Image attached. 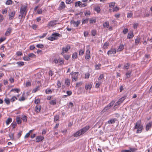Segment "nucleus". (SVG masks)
Masks as SVG:
<instances>
[{
    "label": "nucleus",
    "instance_id": "nucleus-19",
    "mask_svg": "<svg viewBox=\"0 0 152 152\" xmlns=\"http://www.w3.org/2000/svg\"><path fill=\"white\" fill-rule=\"evenodd\" d=\"M12 121V119L11 118H8L6 121V123L7 125H8Z\"/></svg>",
    "mask_w": 152,
    "mask_h": 152
},
{
    "label": "nucleus",
    "instance_id": "nucleus-9",
    "mask_svg": "<svg viewBox=\"0 0 152 152\" xmlns=\"http://www.w3.org/2000/svg\"><path fill=\"white\" fill-rule=\"evenodd\" d=\"M116 53V50L115 49H111L107 52V54H115Z\"/></svg>",
    "mask_w": 152,
    "mask_h": 152
},
{
    "label": "nucleus",
    "instance_id": "nucleus-31",
    "mask_svg": "<svg viewBox=\"0 0 152 152\" xmlns=\"http://www.w3.org/2000/svg\"><path fill=\"white\" fill-rule=\"evenodd\" d=\"M59 118V116L58 115H56L54 116V121L56 122L58 120Z\"/></svg>",
    "mask_w": 152,
    "mask_h": 152
},
{
    "label": "nucleus",
    "instance_id": "nucleus-22",
    "mask_svg": "<svg viewBox=\"0 0 152 152\" xmlns=\"http://www.w3.org/2000/svg\"><path fill=\"white\" fill-rule=\"evenodd\" d=\"M50 103L51 105H54L56 104V100H51L50 102Z\"/></svg>",
    "mask_w": 152,
    "mask_h": 152
},
{
    "label": "nucleus",
    "instance_id": "nucleus-51",
    "mask_svg": "<svg viewBox=\"0 0 152 152\" xmlns=\"http://www.w3.org/2000/svg\"><path fill=\"white\" fill-rule=\"evenodd\" d=\"M109 45V44L108 43H107V42H105V43H104V46H103V48H107V47H108Z\"/></svg>",
    "mask_w": 152,
    "mask_h": 152
},
{
    "label": "nucleus",
    "instance_id": "nucleus-41",
    "mask_svg": "<svg viewBox=\"0 0 152 152\" xmlns=\"http://www.w3.org/2000/svg\"><path fill=\"white\" fill-rule=\"evenodd\" d=\"M12 1H7L6 4L7 5H9L12 4Z\"/></svg>",
    "mask_w": 152,
    "mask_h": 152
},
{
    "label": "nucleus",
    "instance_id": "nucleus-35",
    "mask_svg": "<svg viewBox=\"0 0 152 152\" xmlns=\"http://www.w3.org/2000/svg\"><path fill=\"white\" fill-rule=\"evenodd\" d=\"M37 47L38 48H42L44 47V45L42 44H39L36 45Z\"/></svg>",
    "mask_w": 152,
    "mask_h": 152
},
{
    "label": "nucleus",
    "instance_id": "nucleus-23",
    "mask_svg": "<svg viewBox=\"0 0 152 152\" xmlns=\"http://www.w3.org/2000/svg\"><path fill=\"white\" fill-rule=\"evenodd\" d=\"M129 65L130 64L129 63H126V64L124 65V69H128L129 67Z\"/></svg>",
    "mask_w": 152,
    "mask_h": 152
},
{
    "label": "nucleus",
    "instance_id": "nucleus-45",
    "mask_svg": "<svg viewBox=\"0 0 152 152\" xmlns=\"http://www.w3.org/2000/svg\"><path fill=\"white\" fill-rule=\"evenodd\" d=\"M82 83L83 82H80L77 83L76 84V87H79V86H81L82 85Z\"/></svg>",
    "mask_w": 152,
    "mask_h": 152
},
{
    "label": "nucleus",
    "instance_id": "nucleus-40",
    "mask_svg": "<svg viewBox=\"0 0 152 152\" xmlns=\"http://www.w3.org/2000/svg\"><path fill=\"white\" fill-rule=\"evenodd\" d=\"M91 34L93 36H95L96 34V31L95 30H93L91 31Z\"/></svg>",
    "mask_w": 152,
    "mask_h": 152
},
{
    "label": "nucleus",
    "instance_id": "nucleus-63",
    "mask_svg": "<svg viewBox=\"0 0 152 152\" xmlns=\"http://www.w3.org/2000/svg\"><path fill=\"white\" fill-rule=\"evenodd\" d=\"M86 55H90V51L89 49H88L86 50Z\"/></svg>",
    "mask_w": 152,
    "mask_h": 152
},
{
    "label": "nucleus",
    "instance_id": "nucleus-49",
    "mask_svg": "<svg viewBox=\"0 0 152 152\" xmlns=\"http://www.w3.org/2000/svg\"><path fill=\"white\" fill-rule=\"evenodd\" d=\"M128 32V29L126 28L124 29L123 31V33L125 34Z\"/></svg>",
    "mask_w": 152,
    "mask_h": 152
},
{
    "label": "nucleus",
    "instance_id": "nucleus-28",
    "mask_svg": "<svg viewBox=\"0 0 152 152\" xmlns=\"http://www.w3.org/2000/svg\"><path fill=\"white\" fill-rule=\"evenodd\" d=\"M17 99V98L15 96H13L10 99V101L11 102H13Z\"/></svg>",
    "mask_w": 152,
    "mask_h": 152
},
{
    "label": "nucleus",
    "instance_id": "nucleus-48",
    "mask_svg": "<svg viewBox=\"0 0 152 152\" xmlns=\"http://www.w3.org/2000/svg\"><path fill=\"white\" fill-rule=\"evenodd\" d=\"M90 74L88 72H87L85 74V77L86 79H88L89 78Z\"/></svg>",
    "mask_w": 152,
    "mask_h": 152
},
{
    "label": "nucleus",
    "instance_id": "nucleus-59",
    "mask_svg": "<svg viewBox=\"0 0 152 152\" xmlns=\"http://www.w3.org/2000/svg\"><path fill=\"white\" fill-rule=\"evenodd\" d=\"M101 83L100 82H99L97 83L96 84V87L99 88L100 86Z\"/></svg>",
    "mask_w": 152,
    "mask_h": 152
},
{
    "label": "nucleus",
    "instance_id": "nucleus-11",
    "mask_svg": "<svg viewBox=\"0 0 152 152\" xmlns=\"http://www.w3.org/2000/svg\"><path fill=\"white\" fill-rule=\"evenodd\" d=\"M41 106L39 105H37L35 107V111L37 113H39L41 110Z\"/></svg>",
    "mask_w": 152,
    "mask_h": 152
},
{
    "label": "nucleus",
    "instance_id": "nucleus-46",
    "mask_svg": "<svg viewBox=\"0 0 152 152\" xmlns=\"http://www.w3.org/2000/svg\"><path fill=\"white\" fill-rule=\"evenodd\" d=\"M115 2H111L109 4V6L110 7H113V6L115 5Z\"/></svg>",
    "mask_w": 152,
    "mask_h": 152
},
{
    "label": "nucleus",
    "instance_id": "nucleus-6",
    "mask_svg": "<svg viewBox=\"0 0 152 152\" xmlns=\"http://www.w3.org/2000/svg\"><path fill=\"white\" fill-rule=\"evenodd\" d=\"M15 13L14 11H12L9 14V19L12 20L15 15Z\"/></svg>",
    "mask_w": 152,
    "mask_h": 152
},
{
    "label": "nucleus",
    "instance_id": "nucleus-16",
    "mask_svg": "<svg viewBox=\"0 0 152 152\" xmlns=\"http://www.w3.org/2000/svg\"><path fill=\"white\" fill-rule=\"evenodd\" d=\"M70 49V46H67L66 47L63 48H62V50L63 51V52H64L65 53L67 52L68 51V50Z\"/></svg>",
    "mask_w": 152,
    "mask_h": 152
},
{
    "label": "nucleus",
    "instance_id": "nucleus-27",
    "mask_svg": "<svg viewBox=\"0 0 152 152\" xmlns=\"http://www.w3.org/2000/svg\"><path fill=\"white\" fill-rule=\"evenodd\" d=\"M140 39L139 38H137L135 39V43L136 45H137L140 42Z\"/></svg>",
    "mask_w": 152,
    "mask_h": 152
},
{
    "label": "nucleus",
    "instance_id": "nucleus-62",
    "mask_svg": "<svg viewBox=\"0 0 152 152\" xmlns=\"http://www.w3.org/2000/svg\"><path fill=\"white\" fill-rule=\"evenodd\" d=\"M114 101H113L111 102L108 105L110 106V107H111L113 106L114 104Z\"/></svg>",
    "mask_w": 152,
    "mask_h": 152
},
{
    "label": "nucleus",
    "instance_id": "nucleus-13",
    "mask_svg": "<svg viewBox=\"0 0 152 152\" xmlns=\"http://www.w3.org/2000/svg\"><path fill=\"white\" fill-rule=\"evenodd\" d=\"M152 124V122H150L148 123L146 126V130L148 131L149 129L151 126Z\"/></svg>",
    "mask_w": 152,
    "mask_h": 152
},
{
    "label": "nucleus",
    "instance_id": "nucleus-32",
    "mask_svg": "<svg viewBox=\"0 0 152 152\" xmlns=\"http://www.w3.org/2000/svg\"><path fill=\"white\" fill-rule=\"evenodd\" d=\"M45 92L47 94H49L52 93V91L50 89H47L45 90Z\"/></svg>",
    "mask_w": 152,
    "mask_h": 152
},
{
    "label": "nucleus",
    "instance_id": "nucleus-3",
    "mask_svg": "<svg viewBox=\"0 0 152 152\" xmlns=\"http://www.w3.org/2000/svg\"><path fill=\"white\" fill-rule=\"evenodd\" d=\"M26 8L27 6H22L21 7L20 10V14L19 16V17H21V19L23 17H25L27 13Z\"/></svg>",
    "mask_w": 152,
    "mask_h": 152
},
{
    "label": "nucleus",
    "instance_id": "nucleus-56",
    "mask_svg": "<svg viewBox=\"0 0 152 152\" xmlns=\"http://www.w3.org/2000/svg\"><path fill=\"white\" fill-rule=\"evenodd\" d=\"M49 76H52L53 75V72L51 70H50L49 72Z\"/></svg>",
    "mask_w": 152,
    "mask_h": 152
},
{
    "label": "nucleus",
    "instance_id": "nucleus-44",
    "mask_svg": "<svg viewBox=\"0 0 152 152\" xmlns=\"http://www.w3.org/2000/svg\"><path fill=\"white\" fill-rule=\"evenodd\" d=\"M11 125H12V127L13 129L15 128L16 127V125H17L16 123L15 122H14V123H12L11 124Z\"/></svg>",
    "mask_w": 152,
    "mask_h": 152
},
{
    "label": "nucleus",
    "instance_id": "nucleus-18",
    "mask_svg": "<svg viewBox=\"0 0 152 152\" xmlns=\"http://www.w3.org/2000/svg\"><path fill=\"white\" fill-rule=\"evenodd\" d=\"M16 64H18L19 67L23 66L24 64V62L23 61L18 62L16 63Z\"/></svg>",
    "mask_w": 152,
    "mask_h": 152
},
{
    "label": "nucleus",
    "instance_id": "nucleus-10",
    "mask_svg": "<svg viewBox=\"0 0 152 152\" xmlns=\"http://www.w3.org/2000/svg\"><path fill=\"white\" fill-rule=\"evenodd\" d=\"M44 137L43 136H38L37 137L36 139V141L37 142H39L42 141L44 140Z\"/></svg>",
    "mask_w": 152,
    "mask_h": 152
},
{
    "label": "nucleus",
    "instance_id": "nucleus-24",
    "mask_svg": "<svg viewBox=\"0 0 152 152\" xmlns=\"http://www.w3.org/2000/svg\"><path fill=\"white\" fill-rule=\"evenodd\" d=\"M88 21V19L86 18L85 19H82V22L83 24L87 23Z\"/></svg>",
    "mask_w": 152,
    "mask_h": 152
},
{
    "label": "nucleus",
    "instance_id": "nucleus-58",
    "mask_svg": "<svg viewBox=\"0 0 152 152\" xmlns=\"http://www.w3.org/2000/svg\"><path fill=\"white\" fill-rule=\"evenodd\" d=\"M40 100L38 99H35V103L36 104H38L40 102Z\"/></svg>",
    "mask_w": 152,
    "mask_h": 152
},
{
    "label": "nucleus",
    "instance_id": "nucleus-1",
    "mask_svg": "<svg viewBox=\"0 0 152 152\" xmlns=\"http://www.w3.org/2000/svg\"><path fill=\"white\" fill-rule=\"evenodd\" d=\"M89 128L90 126H86L85 127L77 131L74 134V137H77L83 134L89 129Z\"/></svg>",
    "mask_w": 152,
    "mask_h": 152
},
{
    "label": "nucleus",
    "instance_id": "nucleus-33",
    "mask_svg": "<svg viewBox=\"0 0 152 152\" xmlns=\"http://www.w3.org/2000/svg\"><path fill=\"white\" fill-rule=\"evenodd\" d=\"M91 86L89 85H86L85 86V88L86 89L90 90L91 89Z\"/></svg>",
    "mask_w": 152,
    "mask_h": 152
},
{
    "label": "nucleus",
    "instance_id": "nucleus-34",
    "mask_svg": "<svg viewBox=\"0 0 152 152\" xmlns=\"http://www.w3.org/2000/svg\"><path fill=\"white\" fill-rule=\"evenodd\" d=\"M10 100L9 99H5L4 101L7 104H9L10 103Z\"/></svg>",
    "mask_w": 152,
    "mask_h": 152
},
{
    "label": "nucleus",
    "instance_id": "nucleus-4",
    "mask_svg": "<svg viewBox=\"0 0 152 152\" xmlns=\"http://www.w3.org/2000/svg\"><path fill=\"white\" fill-rule=\"evenodd\" d=\"M126 98V96H124L121 98L118 102H117L115 104L114 107L119 105L121 104L123 101Z\"/></svg>",
    "mask_w": 152,
    "mask_h": 152
},
{
    "label": "nucleus",
    "instance_id": "nucleus-15",
    "mask_svg": "<svg viewBox=\"0 0 152 152\" xmlns=\"http://www.w3.org/2000/svg\"><path fill=\"white\" fill-rule=\"evenodd\" d=\"M12 30L11 28H9L5 33V35L7 36H9Z\"/></svg>",
    "mask_w": 152,
    "mask_h": 152
},
{
    "label": "nucleus",
    "instance_id": "nucleus-2",
    "mask_svg": "<svg viewBox=\"0 0 152 152\" xmlns=\"http://www.w3.org/2000/svg\"><path fill=\"white\" fill-rule=\"evenodd\" d=\"M141 121L140 120L138 121L135 124L134 127V129H137L136 133H140L142 132L143 126L141 124Z\"/></svg>",
    "mask_w": 152,
    "mask_h": 152
},
{
    "label": "nucleus",
    "instance_id": "nucleus-54",
    "mask_svg": "<svg viewBox=\"0 0 152 152\" xmlns=\"http://www.w3.org/2000/svg\"><path fill=\"white\" fill-rule=\"evenodd\" d=\"M16 55L18 56H20L22 55L23 54L20 51H18L16 52Z\"/></svg>",
    "mask_w": 152,
    "mask_h": 152
},
{
    "label": "nucleus",
    "instance_id": "nucleus-37",
    "mask_svg": "<svg viewBox=\"0 0 152 152\" xmlns=\"http://www.w3.org/2000/svg\"><path fill=\"white\" fill-rule=\"evenodd\" d=\"M20 91V89L18 88L12 89L11 90V91H15L17 93H18Z\"/></svg>",
    "mask_w": 152,
    "mask_h": 152
},
{
    "label": "nucleus",
    "instance_id": "nucleus-30",
    "mask_svg": "<svg viewBox=\"0 0 152 152\" xmlns=\"http://www.w3.org/2000/svg\"><path fill=\"white\" fill-rule=\"evenodd\" d=\"M109 26V23L108 22H106L103 24V26L104 27L108 28V26Z\"/></svg>",
    "mask_w": 152,
    "mask_h": 152
},
{
    "label": "nucleus",
    "instance_id": "nucleus-7",
    "mask_svg": "<svg viewBox=\"0 0 152 152\" xmlns=\"http://www.w3.org/2000/svg\"><path fill=\"white\" fill-rule=\"evenodd\" d=\"M71 24H73L74 26L76 27H77L80 23V21L78 20L76 22L74 20H72L71 21Z\"/></svg>",
    "mask_w": 152,
    "mask_h": 152
},
{
    "label": "nucleus",
    "instance_id": "nucleus-52",
    "mask_svg": "<svg viewBox=\"0 0 152 152\" xmlns=\"http://www.w3.org/2000/svg\"><path fill=\"white\" fill-rule=\"evenodd\" d=\"M77 57V54L76 53H74L72 56V58L74 59L76 58Z\"/></svg>",
    "mask_w": 152,
    "mask_h": 152
},
{
    "label": "nucleus",
    "instance_id": "nucleus-26",
    "mask_svg": "<svg viewBox=\"0 0 152 152\" xmlns=\"http://www.w3.org/2000/svg\"><path fill=\"white\" fill-rule=\"evenodd\" d=\"M82 3L80 1H78L75 3V6L77 7V6H79L80 7V6L81 5Z\"/></svg>",
    "mask_w": 152,
    "mask_h": 152
},
{
    "label": "nucleus",
    "instance_id": "nucleus-61",
    "mask_svg": "<svg viewBox=\"0 0 152 152\" xmlns=\"http://www.w3.org/2000/svg\"><path fill=\"white\" fill-rule=\"evenodd\" d=\"M35 48L34 45H31L30 46L29 49L31 50H33L35 49Z\"/></svg>",
    "mask_w": 152,
    "mask_h": 152
},
{
    "label": "nucleus",
    "instance_id": "nucleus-60",
    "mask_svg": "<svg viewBox=\"0 0 152 152\" xmlns=\"http://www.w3.org/2000/svg\"><path fill=\"white\" fill-rule=\"evenodd\" d=\"M91 58L90 55H86L85 58L86 60H89Z\"/></svg>",
    "mask_w": 152,
    "mask_h": 152
},
{
    "label": "nucleus",
    "instance_id": "nucleus-14",
    "mask_svg": "<svg viewBox=\"0 0 152 152\" xmlns=\"http://www.w3.org/2000/svg\"><path fill=\"white\" fill-rule=\"evenodd\" d=\"M60 35V34L58 33H55L54 34H52V36L55 38V40L57 39V37H59Z\"/></svg>",
    "mask_w": 152,
    "mask_h": 152
},
{
    "label": "nucleus",
    "instance_id": "nucleus-50",
    "mask_svg": "<svg viewBox=\"0 0 152 152\" xmlns=\"http://www.w3.org/2000/svg\"><path fill=\"white\" fill-rule=\"evenodd\" d=\"M17 121L18 124H20L21 123V121L19 117L17 118Z\"/></svg>",
    "mask_w": 152,
    "mask_h": 152
},
{
    "label": "nucleus",
    "instance_id": "nucleus-53",
    "mask_svg": "<svg viewBox=\"0 0 152 152\" xmlns=\"http://www.w3.org/2000/svg\"><path fill=\"white\" fill-rule=\"evenodd\" d=\"M65 82V84L68 86H69L70 85V82L69 80H66Z\"/></svg>",
    "mask_w": 152,
    "mask_h": 152
},
{
    "label": "nucleus",
    "instance_id": "nucleus-21",
    "mask_svg": "<svg viewBox=\"0 0 152 152\" xmlns=\"http://www.w3.org/2000/svg\"><path fill=\"white\" fill-rule=\"evenodd\" d=\"M133 36H134V35H133V33L132 32H131V33H129L128 34L127 37L129 39H131V38H132L133 37Z\"/></svg>",
    "mask_w": 152,
    "mask_h": 152
},
{
    "label": "nucleus",
    "instance_id": "nucleus-64",
    "mask_svg": "<svg viewBox=\"0 0 152 152\" xmlns=\"http://www.w3.org/2000/svg\"><path fill=\"white\" fill-rule=\"evenodd\" d=\"M121 152H131V151L130 150H122Z\"/></svg>",
    "mask_w": 152,
    "mask_h": 152
},
{
    "label": "nucleus",
    "instance_id": "nucleus-55",
    "mask_svg": "<svg viewBox=\"0 0 152 152\" xmlns=\"http://www.w3.org/2000/svg\"><path fill=\"white\" fill-rule=\"evenodd\" d=\"M27 117L26 116H24L22 118V119L23 121L24 122H26L27 121Z\"/></svg>",
    "mask_w": 152,
    "mask_h": 152
},
{
    "label": "nucleus",
    "instance_id": "nucleus-57",
    "mask_svg": "<svg viewBox=\"0 0 152 152\" xmlns=\"http://www.w3.org/2000/svg\"><path fill=\"white\" fill-rule=\"evenodd\" d=\"M130 150L131 151V152H135L137 150V149L135 148H131Z\"/></svg>",
    "mask_w": 152,
    "mask_h": 152
},
{
    "label": "nucleus",
    "instance_id": "nucleus-38",
    "mask_svg": "<svg viewBox=\"0 0 152 152\" xmlns=\"http://www.w3.org/2000/svg\"><path fill=\"white\" fill-rule=\"evenodd\" d=\"M95 10L99 13L100 11V9L99 7H96L95 8Z\"/></svg>",
    "mask_w": 152,
    "mask_h": 152
},
{
    "label": "nucleus",
    "instance_id": "nucleus-47",
    "mask_svg": "<svg viewBox=\"0 0 152 152\" xmlns=\"http://www.w3.org/2000/svg\"><path fill=\"white\" fill-rule=\"evenodd\" d=\"M23 59L25 61H29L30 60V58L28 56V57H24L23 58Z\"/></svg>",
    "mask_w": 152,
    "mask_h": 152
},
{
    "label": "nucleus",
    "instance_id": "nucleus-39",
    "mask_svg": "<svg viewBox=\"0 0 152 152\" xmlns=\"http://www.w3.org/2000/svg\"><path fill=\"white\" fill-rule=\"evenodd\" d=\"M101 66L100 64H98L95 65V67L96 69H100V67Z\"/></svg>",
    "mask_w": 152,
    "mask_h": 152
},
{
    "label": "nucleus",
    "instance_id": "nucleus-8",
    "mask_svg": "<svg viewBox=\"0 0 152 152\" xmlns=\"http://www.w3.org/2000/svg\"><path fill=\"white\" fill-rule=\"evenodd\" d=\"M65 7L64 2L63 1H61L59 7L58 8V10H61L64 9Z\"/></svg>",
    "mask_w": 152,
    "mask_h": 152
},
{
    "label": "nucleus",
    "instance_id": "nucleus-25",
    "mask_svg": "<svg viewBox=\"0 0 152 152\" xmlns=\"http://www.w3.org/2000/svg\"><path fill=\"white\" fill-rule=\"evenodd\" d=\"M110 108V106H108L107 105V106L105 107H104V108L102 110V111L103 112H105L107 110H109Z\"/></svg>",
    "mask_w": 152,
    "mask_h": 152
},
{
    "label": "nucleus",
    "instance_id": "nucleus-17",
    "mask_svg": "<svg viewBox=\"0 0 152 152\" xmlns=\"http://www.w3.org/2000/svg\"><path fill=\"white\" fill-rule=\"evenodd\" d=\"M124 48V46L123 45H121L119 47V48L117 49L118 52L122 51Z\"/></svg>",
    "mask_w": 152,
    "mask_h": 152
},
{
    "label": "nucleus",
    "instance_id": "nucleus-5",
    "mask_svg": "<svg viewBox=\"0 0 152 152\" xmlns=\"http://www.w3.org/2000/svg\"><path fill=\"white\" fill-rule=\"evenodd\" d=\"M57 22V20H56L50 21L48 23V25L50 26H53L56 24Z\"/></svg>",
    "mask_w": 152,
    "mask_h": 152
},
{
    "label": "nucleus",
    "instance_id": "nucleus-20",
    "mask_svg": "<svg viewBox=\"0 0 152 152\" xmlns=\"http://www.w3.org/2000/svg\"><path fill=\"white\" fill-rule=\"evenodd\" d=\"M115 120L114 119H111L109 120L108 121V124H113L115 123Z\"/></svg>",
    "mask_w": 152,
    "mask_h": 152
},
{
    "label": "nucleus",
    "instance_id": "nucleus-29",
    "mask_svg": "<svg viewBox=\"0 0 152 152\" xmlns=\"http://www.w3.org/2000/svg\"><path fill=\"white\" fill-rule=\"evenodd\" d=\"M131 75V72L126 73V78H129Z\"/></svg>",
    "mask_w": 152,
    "mask_h": 152
},
{
    "label": "nucleus",
    "instance_id": "nucleus-36",
    "mask_svg": "<svg viewBox=\"0 0 152 152\" xmlns=\"http://www.w3.org/2000/svg\"><path fill=\"white\" fill-rule=\"evenodd\" d=\"M9 136L10 138V139L13 140L14 139V134L10 133L9 134Z\"/></svg>",
    "mask_w": 152,
    "mask_h": 152
},
{
    "label": "nucleus",
    "instance_id": "nucleus-12",
    "mask_svg": "<svg viewBox=\"0 0 152 152\" xmlns=\"http://www.w3.org/2000/svg\"><path fill=\"white\" fill-rule=\"evenodd\" d=\"M75 74V76L74 77L73 76H72V81H76L78 79L77 76L78 75V73L77 72H75L74 73Z\"/></svg>",
    "mask_w": 152,
    "mask_h": 152
},
{
    "label": "nucleus",
    "instance_id": "nucleus-42",
    "mask_svg": "<svg viewBox=\"0 0 152 152\" xmlns=\"http://www.w3.org/2000/svg\"><path fill=\"white\" fill-rule=\"evenodd\" d=\"M28 56L29 57H31V58H34V57L35 56V55L33 53H31L29 54L28 55Z\"/></svg>",
    "mask_w": 152,
    "mask_h": 152
},
{
    "label": "nucleus",
    "instance_id": "nucleus-43",
    "mask_svg": "<svg viewBox=\"0 0 152 152\" xmlns=\"http://www.w3.org/2000/svg\"><path fill=\"white\" fill-rule=\"evenodd\" d=\"M47 39L48 40H51V41H53V40H55V38H53L52 37V35L50 37H48L47 38Z\"/></svg>",
    "mask_w": 152,
    "mask_h": 152
}]
</instances>
